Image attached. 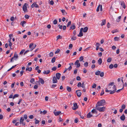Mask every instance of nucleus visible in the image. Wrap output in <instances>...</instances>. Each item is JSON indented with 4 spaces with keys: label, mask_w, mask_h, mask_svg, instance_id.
<instances>
[{
    "label": "nucleus",
    "mask_w": 127,
    "mask_h": 127,
    "mask_svg": "<svg viewBox=\"0 0 127 127\" xmlns=\"http://www.w3.org/2000/svg\"><path fill=\"white\" fill-rule=\"evenodd\" d=\"M106 102L104 99H102L98 101L96 104V107L103 106L105 105Z\"/></svg>",
    "instance_id": "f257e3e1"
},
{
    "label": "nucleus",
    "mask_w": 127,
    "mask_h": 127,
    "mask_svg": "<svg viewBox=\"0 0 127 127\" xmlns=\"http://www.w3.org/2000/svg\"><path fill=\"white\" fill-rule=\"evenodd\" d=\"M28 3H26L23 5V9L24 12L26 13L28 12L27 6H28Z\"/></svg>",
    "instance_id": "f03ea898"
},
{
    "label": "nucleus",
    "mask_w": 127,
    "mask_h": 127,
    "mask_svg": "<svg viewBox=\"0 0 127 127\" xmlns=\"http://www.w3.org/2000/svg\"><path fill=\"white\" fill-rule=\"evenodd\" d=\"M99 106L96 107V109L99 112H104L105 111V107L103 106L102 107H99Z\"/></svg>",
    "instance_id": "7ed1b4c3"
},
{
    "label": "nucleus",
    "mask_w": 127,
    "mask_h": 127,
    "mask_svg": "<svg viewBox=\"0 0 127 127\" xmlns=\"http://www.w3.org/2000/svg\"><path fill=\"white\" fill-rule=\"evenodd\" d=\"M36 46V44H34L32 43H31L29 45V48H31L32 47V48H31V51H32L34 49L35 47Z\"/></svg>",
    "instance_id": "20e7f679"
},
{
    "label": "nucleus",
    "mask_w": 127,
    "mask_h": 127,
    "mask_svg": "<svg viewBox=\"0 0 127 127\" xmlns=\"http://www.w3.org/2000/svg\"><path fill=\"white\" fill-rule=\"evenodd\" d=\"M78 107L77 105V103H73V106L72 107V109L73 110H75L78 108Z\"/></svg>",
    "instance_id": "39448f33"
},
{
    "label": "nucleus",
    "mask_w": 127,
    "mask_h": 127,
    "mask_svg": "<svg viewBox=\"0 0 127 127\" xmlns=\"http://www.w3.org/2000/svg\"><path fill=\"white\" fill-rule=\"evenodd\" d=\"M83 30V28H81L80 30V32L79 34H78L77 35L79 37L82 36L83 35L82 33V32Z\"/></svg>",
    "instance_id": "423d86ee"
},
{
    "label": "nucleus",
    "mask_w": 127,
    "mask_h": 127,
    "mask_svg": "<svg viewBox=\"0 0 127 127\" xmlns=\"http://www.w3.org/2000/svg\"><path fill=\"white\" fill-rule=\"evenodd\" d=\"M57 79L56 77L54 76L53 77L52 79L53 83H56L58 82Z\"/></svg>",
    "instance_id": "0eeeda50"
},
{
    "label": "nucleus",
    "mask_w": 127,
    "mask_h": 127,
    "mask_svg": "<svg viewBox=\"0 0 127 127\" xmlns=\"http://www.w3.org/2000/svg\"><path fill=\"white\" fill-rule=\"evenodd\" d=\"M79 61L78 60H77L75 62V63L74 64L75 65H77V67H78L80 66V63H79Z\"/></svg>",
    "instance_id": "6e6552de"
},
{
    "label": "nucleus",
    "mask_w": 127,
    "mask_h": 127,
    "mask_svg": "<svg viewBox=\"0 0 127 127\" xmlns=\"http://www.w3.org/2000/svg\"><path fill=\"white\" fill-rule=\"evenodd\" d=\"M56 77L59 80L60 78L61 74L59 73H57L56 74Z\"/></svg>",
    "instance_id": "1a4fd4ad"
},
{
    "label": "nucleus",
    "mask_w": 127,
    "mask_h": 127,
    "mask_svg": "<svg viewBox=\"0 0 127 127\" xmlns=\"http://www.w3.org/2000/svg\"><path fill=\"white\" fill-rule=\"evenodd\" d=\"M54 113L56 116H58L59 114L61 113V112L60 111H54Z\"/></svg>",
    "instance_id": "9d476101"
},
{
    "label": "nucleus",
    "mask_w": 127,
    "mask_h": 127,
    "mask_svg": "<svg viewBox=\"0 0 127 127\" xmlns=\"http://www.w3.org/2000/svg\"><path fill=\"white\" fill-rule=\"evenodd\" d=\"M76 28V26H75V24H74L72 25L70 27V30L71 29L72 30H73L75 29Z\"/></svg>",
    "instance_id": "9b49d317"
},
{
    "label": "nucleus",
    "mask_w": 127,
    "mask_h": 127,
    "mask_svg": "<svg viewBox=\"0 0 127 127\" xmlns=\"http://www.w3.org/2000/svg\"><path fill=\"white\" fill-rule=\"evenodd\" d=\"M80 91L79 90H77L76 91V94L77 96L79 97H80L81 96V92H78V91Z\"/></svg>",
    "instance_id": "f8f14e48"
},
{
    "label": "nucleus",
    "mask_w": 127,
    "mask_h": 127,
    "mask_svg": "<svg viewBox=\"0 0 127 127\" xmlns=\"http://www.w3.org/2000/svg\"><path fill=\"white\" fill-rule=\"evenodd\" d=\"M125 119V117L124 114H123L120 117V119L122 121H124Z\"/></svg>",
    "instance_id": "ddd939ff"
},
{
    "label": "nucleus",
    "mask_w": 127,
    "mask_h": 127,
    "mask_svg": "<svg viewBox=\"0 0 127 127\" xmlns=\"http://www.w3.org/2000/svg\"><path fill=\"white\" fill-rule=\"evenodd\" d=\"M92 116H93L91 114V112H89L87 115V118H90Z\"/></svg>",
    "instance_id": "4468645a"
},
{
    "label": "nucleus",
    "mask_w": 127,
    "mask_h": 127,
    "mask_svg": "<svg viewBox=\"0 0 127 127\" xmlns=\"http://www.w3.org/2000/svg\"><path fill=\"white\" fill-rule=\"evenodd\" d=\"M121 6L124 9H125L126 7V5L124 2V1H122L121 3Z\"/></svg>",
    "instance_id": "2eb2a0df"
},
{
    "label": "nucleus",
    "mask_w": 127,
    "mask_h": 127,
    "mask_svg": "<svg viewBox=\"0 0 127 127\" xmlns=\"http://www.w3.org/2000/svg\"><path fill=\"white\" fill-rule=\"evenodd\" d=\"M106 23V20L105 19H104L102 20V22L101 24V26H103L105 25Z\"/></svg>",
    "instance_id": "dca6fc26"
},
{
    "label": "nucleus",
    "mask_w": 127,
    "mask_h": 127,
    "mask_svg": "<svg viewBox=\"0 0 127 127\" xmlns=\"http://www.w3.org/2000/svg\"><path fill=\"white\" fill-rule=\"evenodd\" d=\"M50 72V71L49 70H47L46 71L45 70L44 71L43 73L44 74L47 75Z\"/></svg>",
    "instance_id": "f3484780"
},
{
    "label": "nucleus",
    "mask_w": 127,
    "mask_h": 127,
    "mask_svg": "<svg viewBox=\"0 0 127 127\" xmlns=\"http://www.w3.org/2000/svg\"><path fill=\"white\" fill-rule=\"evenodd\" d=\"M39 81L42 84H43L44 83V80L40 78H39Z\"/></svg>",
    "instance_id": "a211bd4d"
},
{
    "label": "nucleus",
    "mask_w": 127,
    "mask_h": 127,
    "mask_svg": "<svg viewBox=\"0 0 127 127\" xmlns=\"http://www.w3.org/2000/svg\"><path fill=\"white\" fill-rule=\"evenodd\" d=\"M32 70V68L31 67H29L28 66H27L26 68V70H28L30 71H31Z\"/></svg>",
    "instance_id": "6ab92c4d"
},
{
    "label": "nucleus",
    "mask_w": 127,
    "mask_h": 127,
    "mask_svg": "<svg viewBox=\"0 0 127 127\" xmlns=\"http://www.w3.org/2000/svg\"><path fill=\"white\" fill-rule=\"evenodd\" d=\"M88 30V28L87 27H85L84 29H83V32H86Z\"/></svg>",
    "instance_id": "aec40b11"
},
{
    "label": "nucleus",
    "mask_w": 127,
    "mask_h": 127,
    "mask_svg": "<svg viewBox=\"0 0 127 127\" xmlns=\"http://www.w3.org/2000/svg\"><path fill=\"white\" fill-rule=\"evenodd\" d=\"M61 11L63 13V15H66L67 13L65 12V10L64 9H62L61 10Z\"/></svg>",
    "instance_id": "412c9836"
},
{
    "label": "nucleus",
    "mask_w": 127,
    "mask_h": 127,
    "mask_svg": "<svg viewBox=\"0 0 127 127\" xmlns=\"http://www.w3.org/2000/svg\"><path fill=\"white\" fill-rule=\"evenodd\" d=\"M13 57L14 58H16V59H18V56L16 52H15Z\"/></svg>",
    "instance_id": "4be33fe9"
},
{
    "label": "nucleus",
    "mask_w": 127,
    "mask_h": 127,
    "mask_svg": "<svg viewBox=\"0 0 127 127\" xmlns=\"http://www.w3.org/2000/svg\"><path fill=\"white\" fill-rule=\"evenodd\" d=\"M26 23V22L25 21H23L21 22L20 24L22 25V26L24 27V24Z\"/></svg>",
    "instance_id": "5701e85b"
},
{
    "label": "nucleus",
    "mask_w": 127,
    "mask_h": 127,
    "mask_svg": "<svg viewBox=\"0 0 127 127\" xmlns=\"http://www.w3.org/2000/svg\"><path fill=\"white\" fill-rule=\"evenodd\" d=\"M98 63L100 65L102 63V60L101 58H100L98 61Z\"/></svg>",
    "instance_id": "b1692460"
},
{
    "label": "nucleus",
    "mask_w": 127,
    "mask_h": 127,
    "mask_svg": "<svg viewBox=\"0 0 127 127\" xmlns=\"http://www.w3.org/2000/svg\"><path fill=\"white\" fill-rule=\"evenodd\" d=\"M66 89L69 92L71 91V88L69 86H67L66 87Z\"/></svg>",
    "instance_id": "393cba45"
},
{
    "label": "nucleus",
    "mask_w": 127,
    "mask_h": 127,
    "mask_svg": "<svg viewBox=\"0 0 127 127\" xmlns=\"http://www.w3.org/2000/svg\"><path fill=\"white\" fill-rule=\"evenodd\" d=\"M56 58L55 57H54L53 58H52V59L51 62L52 63H53L54 62H55V60H56Z\"/></svg>",
    "instance_id": "a878e982"
},
{
    "label": "nucleus",
    "mask_w": 127,
    "mask_h": 127,
    "mask_svg": "<svg viewBox=\"0 0 127 127\" xmlns=\"http://www.w3.org/2000/svg\"><path fill=\"white\" fill-rule=\"evenodd\" d=\"M24 121V119L23 117H21L20 121V124H21L22 122H23Z\"/></svg>",
    "instance_id": "bb28decb"
},
{
    "label": "nucleus",
    "mask_w": 127,
    "mask_h": 127,
    "mask_svg": "<svg viewBox=\"0 0 127 127\" xmlns=\"http://www.w3.org/2000/svg\"><path fill=\"white\" fill-rule=\"evenodd\" d=\"M100 73V72L99 71H97L95 73V74L97 75H99Z\"/></svg>",
    "instance_id": "cd10ccee"
},
{
    "label": "nucleus",
    "mask_w": 127,
    "mask_h": 127,
    "mask_svg": "<svg viewBox=\"0 0 127 127\" xmlns=\"http://www.w3.org/2000/svg\"><path fill=\"white\" fill-rule=\"evenodd\" d=\"M112 60V58L110 57H109L108 58L107 60V62L108 63H110L111 62Z\"/></svg>",
    "instance_id": "c85d7f7f"
},
{
    "label": "nucleus",
    "mask_w": 127,
    "mask_h": 127,
    "mask_svg": "<svg viewBox=\"0 0 127 127\" xmlns=\"http://www.w3.org/2000/svg\"><path fill=\"white\" fill-rule=\"evenodd\" d=\"M83 56H82L80 58L79 61L80 62H81L83 60Z\"/></svg>",
    "instance_id": "c756f323"
},
{
    "label": "nucleus",
    "mask_w": 127,
    "mask_h": 127,
    "mask_svg": "<svg viewBox=\"0 0 127 127\" xmlns=\"http://www.w3.org/2000/svg\"><path fill=\"white\" fill-rule=\"evenodd\" d=\"M34 119L35 120V124H38L39 123V121L38 120L36 119V118H35Z\"/></svg>",
    "instance_id": "7c9ffc66"
},
{
    "label": "nucleus",
    "mask_w": 127,
    "mask_h": 127,
    "mask_svg": "<svg viewBox=\"0 0 127 127\" xmlns=\"http://www.w3.org/2000/svg\"><path fill=\"white\" fill-rule=\"evenodd\" d=\"M34 80L35 79L34 78H32L30 80V82L32 83L33 84V82H34Z\"/></svg>",
    "instance_id": "2f4dec72"
},
{
    "label": "nucleus",
    "mask_w": 127,
    "mask_h": 127,
    "mask_svg": "<svg viewBox=\"0 0 127 127\" xmlns=\"http://www.w3.org/2000/svg\"><path fill=\"white\" fill-rule=\"evenodd\" d=\"M121 16H120L118 18H117L116 20L117 22H119L120 21V20L121 18Z\"/></svg>",
    "instance_id": "473e14b6"
},
{
    "label": "nucleus",
    "mask_w": 127,
    "mask_h": 127,
    "mask_svg": "<svg viewBox=\"0 0 127 127\" xmlns=\"http://www.w3.org/2000/svg\"><path fill=\"white\" fill-rule=\"evenodd\" d=\"M19 96V95L18 94H15L13 96V99H14L15 97H18Z\"/></svg>",
    "instance_id": "72a5a7b5"
},
{
    "label": "nucleus",
    "mask_w": 127,
    "mask_h": 127,
    "mask_svg": "<svg viewBox=\"0 0 127 127\" xmlns=\"http://www.w3.org/2000/svg\"><path fill=\"white\" fill-rule=\"evenodd\" d=\"M91 112L93 113L96 114L97 113V112L95 109H93L92 111Z\"/></svg>",
    "instance_id": "f704fd0d"
},
{
    "label": "nucleus",
    "mask_w": 127,
    "mask_h": 127,
    "mask_svg": "<svg viewBox=\"0 0 127 127\" xmlns=\"http://www.w3.org/2000/svg\"><path fill=\"white\" fill-rule=\"evenodd\" d=\"M88 63L87 62H86L84 64V66L86 67H87L88 66Z\"/></svg>",
    "instance_id": "c9c22d12"
},
{
    "label": "nucleus",
    "mask_w": 127,
    "mask_h": 127,
    "mask_svg": "<svg viewBox=\"0 0 127 127\" xmlns=\"http://www.w3.org/2000/svg\"><path fill=\"white\" fill-rule=\"evenodd\" d=\"M113 67L114 66L112 64H110L109 66V68L110 69H112Z\"/></svg>",
    "instance_id": "e433bc0d"
},
{
    "label": "nucleus",
    "mask_w": 127,
    "mask_h": 127,
    "mask_svg": "<svg viewBox=\"0 0 127 127\" xmlns=\"http://www.w3.org/2000/svg\"><path fill=\"white\" fill-rule=\"evenodd\" d=\"M114 40L115 41H117L119 40V38L116 36L114 38Z\"/></svg>",
    "instance_id": "4c0bfd02"
},
{
    "label": "nucleus",
    "mask_w": 127,
    "mask_h": 127,
    "mask_svg": "<svg viewBox=\"0 0 127 127\" xmlns=\"http://www.w3.org/2000/svg\"><path fill=\"white\" fill-rule=\"evenodd\" d=\"M25 49H23L20 52L19 54L20 55H22V54L25 51Z\"/></svg>",
    "instance_id": "58836bf2"
},
{
    "label": "nucleus",
    "mask_w": 127,
    "mask_h": 127,
    "mask_svg": "<svg viewBox=\"0 0 127 127\" xmlns=\"http://www.w3.org/2000/svg\"><path fill=\"white\" fill-rule=\"evenodd\" d=\"M57 23V20L55 19L53 21V23L54 24H56Z\"/></svg>",
    "instance_id": "ea45409f"
},
{
    "label": "nucleus",
    "mask_w": 127,
    "mask_h": 127,
    "mask_svg": "<svg viewBox=\"0 0 127 127\" xmlns=\"http://www.w3.org/2000/svg\"><path fill=\"white\" fill-rule=\"evenodd\" d=\"M100 5L99 4L98 6L96 9V11L97 12H98L99 11V8L100 6Z\"/></svg>",
    "instance_id": "a19ab883"
},
{
    "label": "nucleus",
    "mask_w": 127,
    "mask_h": 127,
    "mask_svg": "<svg viewBox=\"0 0 127 127\" xmlns=\"http://www.w3.org/2000/svg\"><path fill=\"white\" fill-rule=\"evenodd\" d=\"M126 105L124 104H123L121 107V108L123 109H124L126 108Z\"/></svg>",
    "instance_id": "79ce46f5"
},
{
    "label": "nucleus",
    "mask_w": 127,
    "mask_h": 127,
    "mask_svg": "<svg viewBox=\"0 0 127 127\" xmlns=\"http://www.w3.org/2000/svg\"><path fill=\"white\" fill-rule=\"evenodd\" d=\"M116 91L114 90L112 91H110V94H112L114 93L115 92H116Z\"/></svg>",
    "instance_id": "37998d69"
},
{
    "label": "nucleus",
    "mask_w": 127,
    "mask_h": 127,
    "mask_svg": "<svg viewBox=\"0 0 127 127\" xmlns=\"http://www.w3.org/2000/svg\"><path fill=\"white\" fill-rule=\"evenodd\" d=\"M71 23V22L70 21H69L68 22L67 24V27H68L70 25Z\"/></svg>",
    "instance_id": "c03bdc74"
},
{
    "label": "nucleus",
    "mask_w": 127,
    "mask_h": 127,
    "mask_svg": "<svg viewBox=\"0 0 127 127\" xmlns=\"http://www.w3.org/2000/svg\"><path fill=\"white\" fill-rule=\"evenodd\" d=\"M33 3L34 4V7H37V8H38V7H39V6L37 4H36V3H35L34 2V3Z\"/></svg>",
    "instance_id": "a18cd8bd"
},
{
    "label": "nucleus",
    "mask_w": 127,
    "mask_h": 127,
    "mask_svg": "<svg viewBox=\"0 0 127 127\" xmlns=\"http://www.w3.org/2000/svg\"><path fill=\"white\" fill-rule=\"evenodd\" d=\"M96 84L95 83H94L92 86V88H95L96 87Z\"/></svg>",
    "instance_id": "49530a36"
},
{
    "label": "nucleus",
    "mask_w": 127,
    "mask_h": 127,
    "mask_svg": "<svg viewBox=\"0 0 127 127\" xmlns=\"http://www.w3.org/2000/svg\"><path fill=\"white\" fill-rule=\"evenodd\" d=\"M81 83L80 82H79L78 85H77V86L78 87H81Z\"/></svg>",
    "instance_id": "de8ad7c7"
},
{
    "label": "nucleus",
    "mask_w": 127,
    "mask_h": 127,
    "mask_svg": "<svg viewBox=\"0 0 127 127\" xmlns=\"http://www.w3.org/2000/svg\"><path fill=\"white\" fill-rule=\"evenodd\" d=\"M57 67L56 66H55L52 68V70L53 71H55L56 70Z\"/></svg>",
    "instance_id": "09e8293b"
},
{
    "label": "nucleus",
    "mask_w": 127,
    "mask_h": 127,
    "mask_svg": "<svg viewBox=\"0 0 127 127\" xmlns=\"http://www.w3.org/2000/svg\"><path fill=\"white\" fill-rule=\"evenodd\" d=\"M78 69L76 68L74 71V74H76L77 73V71Z\"/></svg>",
    "instance_id": "8fccbe9b"
},
{
    "label": "nucleus",
    "mask_w": 127,
    "mask_h": 127,
    "mask_svg": "<svg viewBox=\"0 0 127 127\" xmlns=\"http://www.w3.org/2000/svg\"><path fill=\"white\" fill-rule=\"evenodd\" d=\"M100 75L101 77H103L104 75V73L103 72L100 73Z\"/></svg>",
    "instance_id": "3c124183"
},
{
    "label": "nucleus",
    "mask_w": 127,
    "mask_h": 127,
    "mask_svg": "<svg viewBox=\"0 0 127 127\" xmlns=\"http://www.w3.org/2000/svg\"><path fill=\"white\" fill-rule=\"evenodd\" d=\"M29 117L30 119H32L33 118L34 116L33 115H31L30 116H29Z\"/></svg>",
    "instance_id": "603ef678"
},
{
    "label": "nucleus",
    "mask_w": 127,
    "mask_h": 127,
    "mask_svg": "<svg viewBox=\"0 0 127 127\" xmlns=\"http://www.w3.org/2000/svg\"><path fill=\"white\" fill-rule=\"evenodd\" d=\"M53 55V53L52 52H51L49 54V56L50 57H52Z\"/></svg>",
    "instance_id": "864d4df0"
},
{
    "label": "nucleus",
    "mask_w": 127,
    "mask_h": 127,
    "mask_svg": "<svg viewBox=\"0 0 127 127\" xmlns=\"http://www.w3.org/2000/svg\"><path fill=\"white\" fill-rule=\"evenodd\" d=\"M104 94V92L103 89L101 93L100 94V95L101 96L103 94Z\"/></svg>",
    "instance_id": "5fc2aeb1"
},
{
    "label": "nucleus",
    "mask_w": 127,
    "mask_h": 127,
    "mask_svg": "<svg viewBox=\"0 0 127 127\" xmlns=\"http://www.w3.org/2000/svg\"><path fill=\"white\" fill-rule=\"evenodd\" d=\"M71 39L73 40H75L76 39V37L75 36H73L71 37Z\"/></svg>",
    "instance_id": "6e6d98bb"
},
{
    "label": "nucleus",
    "mask_w": 127,
    "mask_h": 127,
    "mask_svg": "<svg viewBox=\"0 0 127 127\" xmlns=\"http://www.w3.org/2000/svg\"><path fill=\"white\" fill-rule=\"evenodd\" d=\"M76 79L78 81L80 80L81 79L80 77L79 76H77L76 77Z\"/></svg>",
    "instance_id": "4d7b16f0"
},
{
    "label": "nucleus",
    "mask_w": 127,
    "mask_h": 127,
    "mask_svg": "<svg viewBox=\"0 0 127 127\" xmlns=\"http://www.w3.org/2000/svg\"><path fill=\"white\" fill-rule=\"evenodd\" d=\"M60 51V50L59 49H57V50L55 51V54H56L59 53Z\"/></svg>",
    "instance_id": "13d9d810"
},
{
    "label": "nucleus",
    "mask_w": 127,
    "mask_h": 127,
    "mask_svg": "<svg viewBox=\"0 0 127 127\" xmlns=\"http://www.w3.org/2000/svg\"><path fill=\"white\" fill-rule=\"evenodd\" d=\"M25 17L26 19H28L29 18V17L28 15H25Z\"/></svg>",
    "instance_id": "bf43d9fd"
},
{
    "label": "nucleus",
    "mask_w": 127,
    "mask_h": 127,
    "mask_svg": "<svg viewBox=\"0 0 127 127\" xmlns=\"http://www.w3.org/2000/svg\"><path fill=\"white\" fill-rule=\"evenodd\" d=\"M114 84V82H112L109 83L108 84L109 86H112Z\"/></svg>",
    "instance_id": "052dcab7"
},
{
    "label": "nucleus",
    "mask_w": 127,
    "mask_h": 127,
    "mask_svg": "<svg viewBox=\"0 0 127 127\" xmlns=\"http://www.w3.org/2000/svg\"><path fill=\"white\" fill-rule=\"evenodd\" d=\"M124 88V87H123L121 89L118 90H117V91H116L117 93H119L121 90H122Z\"/></svg>",
    "instance_id": "680f3d73"
},
{
    "label": "nucleus",
    "mask_w": 127,
    "mask_h": 127,
    "mask_svg": "<svg viewBox=\"0 0 127 127\" xmlns=\"http://www.w3.org/2000/svg\"><path fill=\"white\" fill-rule=\"evenodd\" d=\"M50 3L51 5H53L54 4L53 1L52 0H51V1H50Z\"/></svg>",
    "instance_id": "e2e57ef3"
},
{
    "label": "nucleus",
    "mask_w": 127,
    "mask_h": 127,
    "mask_svg": "<svg viewBox=\"0 0 127 127\" xmlns=\"http://www.w3.org/2000/svg\"><path fill=\"white\" fill-rule=\"evenodd\" d=\"M14 58L12 57L10 60V62H13L14 61Z\"/></svg>",
    "instance_id": "0e129e2a"
},
{
    "label": "nucleus",
    "mask_w": 127,
    "mask_h": 127,
    "mask_svg": "<svg viewBox=\"0 0 127 127\" xmlns=\"http://www.w3.org/2000/svg\"><path fill=\"white\" fill-rule=\"evenodd\" d=\"M78 119L77 118H75V120L74 122L75 123H77L78 122Z\"/></svg>",
    "instance_id": "69168bd1"
},
{
    "label": "nucleus",
    "mask_w": 127,
    "mask_h": 127,
    "mask_svg": "<svg viewBox=\"0 0 127 127\" xmlns=\"http://www.w3.org/2000/svg\"><path fill=\"white\" fill-rule=\"evenodd\" d=\"M56 86V84H53L51 86V88H54Z\"/></svg>",
    "instance_id": "338daca9"
},
{
    "label": "nucleus",
    "mask_w": 127,
    "mask_h": 127,
    "mask_svg": "<svg viewBox=\"0 0 127 127\" xmlns=\"http://www.w3.org/2000/svg\"><path fill=\"white\" fill-rule=\"evenodd\" d=\"M24 118L25 120L27 119V115L26 114L24 115Z\"/></svg>",
    "instance_id": "774afa93"
}]
</instances>
